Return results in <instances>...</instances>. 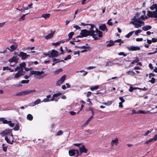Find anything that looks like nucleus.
Instances as JSON below:
<instances>
[{
	"instance_id": "1",
	"label": "nucleus",
	"mask_w": 157,
	"mask_h": 157,
	"mask_svg": "<svg viewBox=\"0 0 157 157\" xmlns=\"http://www.w3.org/2000/svg\"><path fill=\"white\" fill-rule=\"evenodd\" d=\"M93 33V31H89L86 29H82L81 31L80 34L82 35V36L83 37H87L88 36H92Z\"/></svg>"
},
{
	"instance_id": "2",
	"label": "nucleus",
	"mask_w": 157,
	"mask_h": 157,
	"mask_svg": "<svg viewBox=\"0 0 157 157\" xmlns=\"http://www.w3.org/2000/svg\"><path fill=\"white\" fill-rule=\"evenodd\" d=\"M90 26V27L89 28V29H90V30H89V31H93V36L92 37L94 38V40H97L98 39V37L97 35L95 34V33L96 32L95 30H94V25H93L92 24H89V25Z\"/></svg>"
},
{
	"instance_id": "3",
	"label": "nucleus",
	"mask_w": 157,
	"mask_h": 157,
	"mask_svg": "<svg viewBox=\"0 0 157 157\" xmlns=\"http://www.w3.org/2000/svg\"><path fill=\"white\" fill-rule=\"evenodd\" d=\"M50 53L49 57H57L58 55V52L55 50H52L51 51H49Z\"/></svg>"
},
{
	"instance_id": "4",
	"label": "nucleus",
	"mask_w": 157,
	"mask_h": 157,
	"mask_svg": "<svg viewBox=\"0 0 157 157\" xmlns=\"http://www.w3.org/2000/svg\"><path fill=\"white\" fill-rule=\"evenodd\" d=\"M66 78L65 75H63L60 79L59 80H58L56 83V85L57 86H60L65 81Z\"/></svg>"
},
{
	"instance_id": "5",
	"label": "nucleus",
	"mask_w": 157,
	"mask_h": 157,
	"mask_svg": "<svg viewBox=\"0 0 157 157\" xmlns=\"http://www.w3.org/2000/svg\"><path fill=\"white\" fill-rule=\"evenodd\" d=\"M44 73V72L43 71H31L30 72V75H39L43 74Z\"/></svg>"
},
{
	"instance_id": "6",
	"label": "nucleus",
	"mask_w": 157,
	"mask_h": 157,
	"mask_svg": "<svg viewBox=\"0 0 157 157\" xmlns=\"http://www.w3.org/2000/svg\"><path fill=\"white\" fill-rule=\"evenodd\" d=\"M79 150L81 154L82 153H86L87 151L84 145H82L81 147H79Z\"/></svg>"
},
{
	"instance_id": "7",
	"label": "nucleus",
	"mask_w": 157,
	"mask_h": 157,
	"mask_svg": "<svg viewBox=\"0 0 157 157\" xmlns=\"http://www.w3.org/2000/svg\"><path fill=\"white\" fill-rule=\"evenodd\" d=\"M99 29L102 31L105 30L106 32L108 31V29L106 26L105 24H102L101 25H100L99 26Z\"/></svg>"
},
{
	"instance_id": "8",
	"label": "nucleus",
	"mask_w": 157,
	"mask_h": 157,
	"mask_svg": "<svg viewBox=\"0 0 157 157\" xmlns=\"http://www.w3.org/2000/svg\"><path fill=\"white\" fill-rule=\"evenodd\" d=\"M11 132L12 130L11 129H5L1 133V134L2 135L5 136L9 133H11Z\"/></svg>"
},
{
	"instance_id": "9",
	"label": "nucleus",
	"mask_w": 157,
	"mask_h": 157,
	"mask_svg": "<svg viewBox=\"0 0 157 157\" xmlns=\"http://www.w3.org/2000/svg\"><path fill=\"white\" fill-rule=\"evenodd\" d=\"M18 56L21 57L22 60H24L26 58V54L23 52H21Z\"/></svg>"
},
{
	"instance_id": "10",
	"label": "nucleus",
	"mask_w": 157,
	"mask_h": 157,
	"mask_svg": "<svg viewBox=\"0 0 157 157\" xmlns=\"http://www.w3.org/2000/svg\"><path fill=\"white\" fill-rule=\"evenodd\" d=\"M36 91V90H32L23 91L22 93H23V95H26L27 94H28L30 93L35 92Z\"/></svg>"
},
{
	"instance_id": "11",
	"label": "nucleus",
	"mask_w": 157,
	"mask_h": 157,
	"mask_svg": "<svg viewBox=\"0 0 157 157\" xmlns=\"http://www.w3.org/2000/svg\"><path fill=\"white\" fill-rule=\"evenodd\" d=\"M128 49L130 51H135L137 50H140V48L139 47H135V46H130V47L128 48Z\"/></svg>"
},
{
	"instance_id": "12",
	"label": "nucleus",
	"mask_w": 157,
	"mask_h": 157,
	"mask_svg": "<svg viewBox=\"0 0 157 157\" xmlns=\"http://www.w3.org/2000/svg\"><path fill=\"white\" fill-rule=\"evenodd\" d=\"M55 32V31L53 33H52H52L48 34V35H47V36H45V39L48 40L52 38Z\"/></svg>"
},
{
	"instance_id": "13",
	"label": "nucleus",
	"mask_w": 157,
	"mask_h": 157,
	"mask_svg": "<svg viewBox=\"0 0 157 157\" xmlns=\"http://www.w3.org/2000/svg\"><path fill=\"white\" fill-rule=\"evenodd\" d=\"M18 61V59L17 58V57L15 56H13L9 59V61L10 63L13 62L17 63Z\"/></svg>"
},
{
	"instance_id": "14",
	"label": "nucleus",
	"mask_w": 157,
	"mask_h": 157,
	"mask_svg": "<svg viewBox=\"0 0 157 157\" xmlns=\"http://www.w3.org/2000/svg\"><path fill=\"white\" fill-rule=\"evenodd\" d=\"M14 45H11L10 47V48L11 49L12 51H13L16 49L17 47V44L16 42L13 43Z\"/></svg>"
},
{
	"instance_id": "15",
	"label": "nucleus",
	"mask_w": 157,
	"mask_h": 157,
	"mask_svg": "<svg viewBox=\"0 0 157 157\" xmlns=\"http://www.w3.org/2000/svg\"><path fill=\"white\" fill-rule=\"evenodd\" d=\"M118 143V139L117 138H116L115 140H113L111 142V145L112 146H113L114 144L116 145H117Z\"/></svg>"
},
{
	"instance_id": "16",
	"label": "nucleus",
	"mask_w": 157,
	"mask_h": 157,
	"mask_svg": "<svg viewBox=\"0 0 157 157\" xmlns=\"http://www.w3.org/2000/svg\"><path fill=\"white\" fill-rule=\"evenodd\" d=\"M93 117L92 116H91L87 120V121L83 125V126L84 127H85L87 125L89 122L90 121L93 119Z\"/></svg>"
},
{
	"instance_id": "17",
	"label": "nucleus",
	"mask_w": 157,
	"mask_h": 157,
	"mask_svg": "<svg viewBox=\"0 0 157 157\" xmlns=\"http://www.w3.org/2000/svg\"><path fill=\"white\" fill-rule=\"evenodd\" d=\"M130 24H132L135 25V27L136 28H138L139 27H141V25L136 23V22H135V21H131L130 22Z\"/></svg>"
},
{
	"instance_id": "18",
	"label": "nucleus",
	"mask_w": 157,
	"mask_h": 157,
	"mask_svg": "<svg viewBox=\"0 0 157 157\" xmlns=\"http://www.w3.org/2000/svg\"><path fill=\"white\" fill-rule=\"evenodd\" d=\"M74 34V32H71L69 33L68 35V39H66V41H67L70 40L72 38V36Z\"/></svg>"
},
{
	"instance_id": "19",
	"label": "nucleus",
	"mask_w": 157,
	"mask_h": 157,
	"mask_svg": "<svg viewBox=\"0 0 157 157\" xmlns=\"http://www.w3.org/2000/svg\"><path fill=\"white\" fill-rule=\"evenodd\" d=\"M95 33L98 34V37H102V32L101 31L99 30L97 28H96ZM96 34L97 35V34Z\"/></svg>"
},
{
	"instance_id": "20",
	"label": "nucleus",
	"mask_w": 157,
	"mask_h": 157,
	"mask_svg": "<svg viewBox=\"0 0 157 157\" xmlns=\"http://www.w3.org/2000/svg\"><path fill=\"white\" fill-rule=\"evenodd\" d=\"M147 13V15L149 17H153L154 18V14L155 13H154V12H151L150 11H148Z\"/></svg>"
},
{
	"instance_id": "21",
	"label": "nucleus",
	"mask_w": 157,
	"mask_h": 157,
	"mask_svg": "<svg viewBox=\"0 0 157 157\" xmlns=\"http://www.w3.org/2000/svg\"><path fill=\"white\" fill-rule=\"evenodd\" d=\"M151 28L152 27L151 26L147 25L143 27H142V29L144 31H147L151 29Z\"/></svg>"
},
{
	"instance_id": "22",
	"label": "nucleus",
	"mask_w": 157,
	"mask_h": 157,
	"mask_svg": "<svg viewBox=\"0 0 157 157\" xmlns=\"http://www.w3.org/2000/svg\"><path fill=\"white\" fill-rule=\"evenodd\" d=\"M69 155L71 156H74L75 154V149L69 150L68 151Z\"/></svg>"
},
{
	"instance_id": "23",
	"label": "nucleus",
	"mask_w": 157,
	"mask_h": 157,
	"mask_svg": "<svg viewBox=\"0 0 157 157\" xmlns=\"http://www.w3.org/2000/svg\"><path fill=\"white\" fill-rule=\"evenodd\" d=\"M5 140L6 141V142L8 144H12L13 142V140L12 141H10L8 139L7 136H5Z\"/></svg>"
},
{
	"instance_id": "24",
	"label": "nucleus",
	"mask_w": 157,
	"mask_h": 157,
	"mask_svg": "<svg viewBox=\"0 0 157 157\" xmlns=\"http://www.w3.org/2000/svg\"><path fill=\"white\" fill-rule=\"evenodd\" d=\"M50 13L43 14L41 16L42 17L44 18L45 19H46L50 17Z\"/></svg>"
},
{
	"instance_id": "25",
	"label": "nucleus",
	"mask_w": 157,
	"mask_h": 157,
	"mask_svg": "<svg viewBox=\"0 0 157 157\" xmlns=\"http://www.w3.org/2000/svg\"><path fill=\"white\" fill-rule=\"evenodd\" d=\"M2 70L3 71H5L6 70H9L11 72H13L14 71L13 69H11V68H9L8 66L3 67Z\"/></svg>"
},
{
	"instance_id": "26",
	"label": "nucleus",
	"mask_w": 157,
	"mask_h": 157,
	"mask_svg": "<svg viewBox=\"0 0 157 157\" xmlns=\"http://www.w3.org/2000/svg\"><path fill=\"white\" fill-rule=\"evenodd\" d=\"M21 76V75L20 73V71L18 70L17 72L14 75V78H19Z\"/></svg>"
},
{
	"instance_id": "27",
	"label": "nucleus",
	"mask_w": 157,
	"mask_h": 157,
	"mask_svg": "<svg viewBox=\"0 0 157 157\" xmlns=\"http://www.w3.org/2000/svg\"><path fill=\"white\" fill-rule=\"evenodd\" d=\"M75 47L77 48H82V49H88L89 48H90V47L87 46H78L77 45H76L75 46Z\"/></svg>"
},
{
	"instance_id": "28",
	"label": "nucleus",
	"mask_w": 157,
	"mask_h": 157,
	"mask_svg": "<svg viewBox=\"0 0 157 157\" xmlns=\"http://www.w3.org/2000/svg\"><path fill=\"white\" fill-rule=\"evenodd\" d=\"M99 86L98 85H96L95 86H91L90 87V89L91 91L97 90L99 88Z\"/></svg>"
},
{
	"instance_id": "29",
	"label": "nucleus",
	"mask_w": 157,
	"mask_h": 157,
	"mask_svg": "<svg viewBox=\"0 0 157 157\" xmlns=\"http://www.w3.org/2000/svg\"><path fill=\"white\" fill-rule=\"evenodd\" d=\"M136 22L143 25L144 24V22L140 20V18L137 19L136 21Z\"/></svg>"
},
{
	"instance_id": "30",
	"label": "nucleus",
	"mask_w": 157,
	"mask_h": 157,
	"mask_svg": "<svg viewBox=\"0 0 157 157\" xmlns=\"http://www.w3.org/2000/svg\"><path fill=\"white\" fill-rule=\"evenodd\" d=\"M149 112V111H146L145 110H139L137 111V113H141V114H146L147 113Z\"/></svg>"
},
{
	"instance_id": "31",
	"label": "nucleus",
	"mask_w": 157,
	"mask_h": 157,
	"mask_svg": "<svg viewBox=\"0 0 157 157\" xmlns=\"http://www.w3.org/2000/svg\"><path fill=\"white\" fill-rule=\"evenodd\" d=\"M29 13H27L23 15L22 16H21L18 19V21H21L22 20H23L25 19V17L26 15H28Z\"/></svg>"
},
{
	"instance_id": "32",
	"label": "nucleus",
	"mask_w": 157,
	"mask_h": 157,
	"mask_svg": "<svg viewBox=\"0 0 157 157\" xmlns=\"http://www.w3.org/2000/svg\"><path fill=\"white\" fill-rule=\"evenodd\" d=\"M27 119L29 121H32L33 119V117L32 115L29 114L27 116Z\"/></svg>"
},
{
	"instance_id": "33",
	"label": "nucleus",
	"mask_w": 157,
	"mask_h": 157,
	"mask_svg": "<svg viewBox=\"0 0 157 157\" xmlns=\"http://www.w3.org/2000/svg\"><path fill=\"white\" fill-rule=\"evenodd\" d=\"M114 41H113L112 40H110L109 42V43L107 44V46L110 47L112 46L114 44Z\"/></svg>"
},
{
	"instance_id": "34",
	"label": "nucleus",
	"mask_w": 157,
	"mask_h": 157,
	"mask_svg": "<svg viewBox=\"0 0 157 157\" xmlns=\"http://www.w3.org/2000/svg\"><path fill=\"white\" fill-rule=\"evenodd\" d=\"M3 120H2V123L4 124H8V123H11V121H8L7 120L5 119L4 118H3Z\"/></svg>"
},
{
	"instance_id": "35",
	"label": "nucleus",
	"mask_w": 157,
	"mask_h": 157,
	"mask_svg": "<svg viewBox=\"0 0 157 157\" xmlns=\"http://www.w3.org/2000/svg\"><path fill=\"white\" fill-rule=\"evenodd\" d=\"M113 103V101H108L107 102H103L102 103V104L103 105H106L109 106L112 104Z\"/></svg>"
},
{
	"instance_id": "36",
	"label": "nucleus",
	"mask_w": 157,
	"mask_h": 157,
	"mask_svg": "<svg viewBox=\"0 0 157 157\" xmlns=\"http://www.w3.org/2000/svg\"><path fill=\"white\" fill-rule=\"evenodd\" d=\"M62 71V68H59L58 70L54 71V73L55 75H57L59 74L60 72Z\"/></svg>"
},
{
	"instance_id": "37",
	"label": "nucleus",
	"mask_w": 157,
	"mask_h": 157,
	"mask_svg": "<svg viewBox=\"0 0 157 157\" xmlns=\"http://www.w3.org/2000/svg\"><path fill=\"white\" fill-rule=\"evenodd\" d=\"M157 8V5L156 4H154L150 6V8L151 10H153L154 9Z\"/></svg>"
},
{
	"instance_id": "38",
	"label": "nucleus",
	"mask_w": 157,
	"mask_h": 157,
	"mask_svg": "<svg viewBox=\"0 0 157 157\" xmlns=\"http://www.w3.org/2000/svg\"><path fill=\"white\" fill-rule=\"evenodd\" d=\"M134 33V31L129 32V33H128L125 36V37H126L127 38H129L132 35V34L133 33Z\"/></svg>"
},
{
	"instance_id": "39",
	"label": "nucleus",
	"mask_w": 157,
	"mask_h": 157,
	"mask_svg": "<svg viewBox=\"0 0 157 157\" xmlns=\"http://www.w3.org/2000/svg\"><path fill=\"white\" fill-rule=\"evenodd\" d=\"M63 133V132L62 130H60L57 132L56 136H60L62 135Z\"/></svg>"
},
{
	"instance_id": "40",
	"label": "nucleus",
	"mask_w": 157,
	"mask_h": 157,
	"mask_svg": "<svg viewBox=\"0 0 157 157\" xmlns=\"http://www.w3.org/2000/svg\"><path fill=\"white\" fill-rule=\"evenodd\" d=\"M127 74L128 75H134L135 73L134 71H129L127 72Z\"/></svg>"
},
{
	"instance_id": "41",
	"label": "nucleus",
	"mask_w": 157,
	"mask_h": 157,
	"mask_svg": "<svg viewBox=\"0 0 157 157\" xmlns=\"http://www.w3.org/2000/svg\"><path fill=\"white\" fill-rule=\"evenodd\" d=\"M13 129L15 131H18L19 129V125L17 124L13 128Z\"/></svg>"
},
{
	"instance_id": "42",
	"label": "nucleus",
	"mask_w": 157,
	"mask_h": 157,
	"mask_svg": "<svg viewBox=\"0 0 157 157\" xmlns=\"http://www.w3.org/2000/svg\"><path fill=\"white\" fill-rule=\"evenodd\" d=\"M23 68H21V69L19 70V71H20V73H21V76L25 75V71H23Z\"/></svg>"
},
{
	"instance_id": "43",
	"label": "nucleus",
	"mask_w": 157,
	"mask_h": 157,
	"mask_svg": "<svg viewBox=\"0 0 157 157\" xmlns=\"http://www.w3.org/2000/svg\"><path fill=\"white\" fill-rule=\"evenodd\" d=\"M60 44V42H59V41L57 42H56V43H52V45H54V46H58Z\"/></svg>"
},
{
	"instance_id": "44",
	"label": "nucleus",
	"mask_w": 157,
	"mask_h": 157,
	"mask_svg": "<svg viewBox=\"0 0 157 157\" xmlns=\"http://www.w3.org/2000/svg\"><path fill=\"white\" fill-rule=\"evenodd\" d=\"M137 89V88L134 87L132 86H130L129 90V91L132 92L133 91V90Z\"/></svg>"
},
{
	"instance_id": "45",
	"label": "nucleus",
	"mask_w": 157,
	"mask_h": 157,
	"mask_svg": "<svg viewBox=\"0 0 157 157\" xmlns=\"http://www.w3.org/2000/svg\"><path fill=\"white\" fill-rule=\"evenodd\" d=\"M61 94L62 93L59 92L56 94H55L53 95V97L56 98L60 96V95H61Z\"/></svg>"
},
{
	"instance_id": "46",
	"label": "nucleus",
	"mask_w": 157,
	"mask_h": 157,
	"mask_svg": "<svg viewBox=\"0 0 157 157\" xmlns=\"http://www.w3.org/2000/svg\"><path fill=\"white\" fill-rule=\"evenodd\" d=\"M111 21H112V19H110L108 20L107 22V24L110 26H112L113 25V22H111Z\"/></svg>"
},
{
	"instance_id": "47",
	"label": "nucleus",
	"mask_w": 157,
	"mask_h": 157,
	"mask_svg": "<svg viewBox=\"0 0 157 157\" xmlns=\"http://www.w3.org/2000/svg\"><path fill=\"white\" fill-rule=\"evenodd\" d=\"M114 42H118V43H120V42H121V43H120L119 44L120 45L121 43H123L124 42L123 41H122L121 39H118L114 41Z\"/></svg>"
},
{
	"instance_id": "48",
	"label": "nucleus",
	"mask_w": 157,
	"mask_h": 157,
	"mask_svg": "<svg viewBox=\"0 0 157 157\" xmlns=\"http://www.w3.org/2000/svg\"><path fill=\"white\" fill-rule=\"evenodd\" d=\"M35 103L36 105L40 103L41 102V100L40 99L38 98L37 100H36L35 101Z\"/></svg>"
},
{
	"instance_id": "49",
	"label": "nucleus",
	"mask_w": 157,
	"mask_h": 157,
	"mask_svg": "<svg viewBox=\"0 0 157 157\" xmlns=\"http://www.w3.org/2000/svg\"><path fill=\"white\" fill-rule=\"evenodd\" d=\"M29 82V80H22L21 81V83L22 84L28 83Z\"/></svg>"
},
{
	"instance_id": "50",
	"label": "nucleus",
	"mask_w": 157,
	"mask_h": 157,
	"mask_svg": "<svg viewBox=\"0 0 157 157\" xmlns=\"http://www.w3.org/2000/svg\"><path fill=\"white\" fill-rule=\"evenodd\" d=\"M26 66V64L25 62H23L20 64V67H25Z\"/></svg>"
},
{
	"instance_id": "51",
	"label": "nucleus",
	"mask_w": 157,
	"mask_h": 157,
	"mask_svg": "<svg viewBox=\"0 0 157 157\" xmlns=\"http://www.w3.org/2000/svg\"><path fill=\"white\" fill-rule=\"evenodd\" d=\"M71 56L70 55H68L67 57H66L64 59V60L66 61L67 59H71Z\"/></svg>"
},
{
	"instance_id": "52",
	"label": "nucleus",
	"mask_w": 157,
	"mask_h": 157,
	"mask_svg": "<svg viewBox=\"0 0 157 157\" xmlns=\"http://www.w3.org/2000/svg\"><path fill=\"white\" fill-rule=\"evenodd\" d=\"M156 9V10L155 11H154V13H155V15H154V18H155L156 19H155V20H157V8H156L155 9Z\"/></svg>"
},
{
	"instance_id": "53",
	"label": "nucleus",
	"mask_w": 157,
	"mask_h": 157,
	"mask_svg": "<svg viewBox=\"0 0 157 157\" xmlns=\"http://www.w3.org/2000/svg\"><path fill=\"white\" fill-rule=\"evenodd\" d=\"M155 79L154 78H152L151 80L149 81V82H151V83L153 84L155 83Z\"/></svg>"
},
{
	"instance_id": "54",
	"label": "nucleus",
	"mask_w": 157,
	"mask_h": 157,
	"mask_svg": "<svg viewBox=\"0 0 157 157\" xmlns=\"http://www.w3.org/2000/svg\"><path fill=\"white\" fill-rule=\"evenodd\" d=\"M154 141V140H153L152 138V139H150L146 141L145 142V143L146 144H148L149 143L151 142L152 141Z\"/></svg>"
},
{
	"instance_id": "55",
	"label": "nucleus",
	"mask_w": 157,
	"mask_h": 157,
	"mask_svg": "<svg viewBox=\"0 0 157 157\" xmlns=\"http://www.w3.org/2000/svg\"><path fill=\"white\" fill-rule=\"evenodd\" d=\"M141 32V30L140 29L137 30L135 32V34L136 35H137L138 33H140Z\"/></svg>"
},
{
	"instance_id": "56",
	"label": "nucleus",
	"mask_w": 157,
	"mask_h": 157,
	"mask_svg": "<svg viewBox=\"0 0 157 157\" xmlns=\"http://www.w3.org/2000/svg\"><path fill=\"white\" fill-rule=\"evenodd\" d=\"M137 89H139V90H144V91L147 90H148V89L146 88L145 87H144L143 88H137Z\"/></svg>"
},
{
	"instance_id": "57",
	"label": "nucleus",
	"mask_w": 157,
	"mask_h": 157,
	"mask_svg": "<svg viewBox=\"0 0 157 157\" xmlns=\"http://www.w3.org/2000/svg\"><path fill=\"white\" fill-rule=\"evenodd\" d=\"M48 101H50L49 99L47 98H44L42 101V102H47Z\"/></svg>"
},
{
	"instance_id": "58",
	"label": "nucleus",
	"mask_w": 157,
	"mask_h": 157,
	"mask_svg": "<svg viewBox=\"0 0 157 157\" xmlns=\"http://www.w3.org/2000/svg\"><path fill=\"white\" fill-rule=\"evenodd\" d=\"M69 113L72 116L75 115L76 113L73 111H70Z\"/></svg>"
},
{
	"instance_id": "59",
	"label": "nucleus",
	"mask_w": 157,
	"mask_h": 157,
	"mask_svg": "<svg viewBox=\"0 0 157 157\" xmlns=\"http://www.w3.org/2000/svg\"><path fill=\"white\" fill-rule=\"evenodd\" d=\"M119 98V99L121 101V102L123 103L125 102V100L124 99L123 97H120Z\"/></svg>"
},
{
	"instance_id": "60",
	"label": "nucleus",
	"mask_w": 157,
	"mask_h": 157,
	"mask_svg": "<svg viewBox=\"0 0 157 157\" xmlns=\"http://www.w3.org/2000/svg\"><path fill=\"white\" fill-rule=\"evenodd\" d=\"M118 55L120 56L123 55L124 56H126V54H125L124 52H120L118 53Z\"/></svg>"
},
{
	"instance_id": "61",
	"label": "nucleus",
	"mask_w": 157,
	"mask_h": 157,
	"mask_svg": "<svg viewBox=\"0 0 157 157\" xmlns=\"http://www.w3.org/2000/svg\"><path fill=\"white\" fill-rule=\"evenodd\" d=\"M9 125L11 127H13L14 126V124L13 123H12L11 122V123H8Z\"/></svg>"
},
{
	"instance_id": "62",
	"label": "nucleus",
	"mask_w": 157,
	"mask_h": 157,
	"mask_svg": "<svg viewBox=\"0 0 157 157\" xmlns=\"http://www.w3.org/2000/svg\"><path fill=\"white\" fill-rule=\"evenodd\" d=\"M74 28H75L76 30L77 29H81L80 27L78 25H75L74 26Z\"/></svg>"
},
{
	"instance_id": "63",
	"label": "nucleus",
	"mask_w": 157,
	"mask_h": 157,
	"mask_svg": "<svg viewBox=\"0 0 157 157\" xmlns=\"http://www.w3.org/2000/svg\"><path fill=\"white\" fill-rule=\"evenodd\" d=\"M92 94V93L90 91H89L87 92V94H86V96L87 97H89Z\"/></svg>"
},
{
	"instance_id": "64",
	"label": "nucleus",
	"mask_w": 157,
	"mask_h": 157,
	"mask_svg": "<svg viewBox=\"0 0 157 157\" xmlns=\"http://www.w3.org/2000/svg\"><path fill=\"white\" fill-rule=\"evenodd\" d=\"M152 139L154 141H156L157 140V135L156 134L155 136L152 138Z\"/></svg>"
}]
</instances>
